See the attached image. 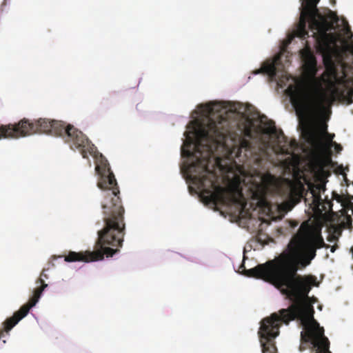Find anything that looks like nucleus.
<instances>
[{
  "instance_id": "obj_6",
  "label": "nucleus",
  "mask_w": 353,
  "mask_h": 353,
  "mask_svg": "<svg viewBox=\"0 0 353 353\" xmlns=\"http://www.w3.org/2000/svg\"><path fill=\"white\" fill-rule=\"evenodd\" d=\"M41 294H42V293L41 292V290H36L34 292V296L35 297H38L39 299H40V298H41Z\"/></svg>"
},
{
  "instance_id": "obj_7",
  "label": "nucleus",
  "mask_w": 353,
  "mask_h": 353,
  "mask_svg": "<svg viewBox=\"0 0 353 353\" xmlns=\"http://www.w3.org/2000/svg\"><path fill=\"white\" fill-rule=\"evenodd\" d=\"M32 299H34V301H37V303H38V301L39 300V299L38 297H35L34 296Z\"/></svg>"
},
{
  "instance_id": "obj_1",
  "label": "nucleus",
  "mask_w": 353,
  "mask_h": 353,
  "mask_svg": "<svg viewBox=\"0 0 353 353\" xmlns=\"http://www.w3.org/2000/svg\"><path fill=\"white\" fill-rule=\"evenodd\" d=\"M325 190H250L252 204L261 208L272 218L283 217L296 203L303 199L308 205L305 212L311 216L304 221L292 238L288 248L278 256L255 268L243 270L241 274L248 277L270 282L293 301L290 307L264 318L260 323L259 335L262 353H277L273 341L279 336L282 323L288 324L296 319L302 327V344L314 353H331L330 342L324 329L314 319V298L307 296L312 286H318L315 277H296L298 267H305L316 256L317 248L325 247L321 229L330 225V241L341 235V228L352 224L353 203L349 196L341 201L343 211L339 223H333L332 201Z\"/></svg>"
},
{
  "instance_id": "obj_8",
  "label": "nucleus",
  "mask_w": 353,
  "mask_h": 353,
  "mask_svg": "<svg viewBox=\"0 0 353 353\" xmlns=\"http://www.w3.org/2000/svg\"><path fill=\"white\" fill-rule=\"evenodd\" d=\"M330 251L334 252L335 251V248L334 246L331 247Z\"/></svg>"
},
{
  "instance_id": "obj_2",
  "label": "nucleus",
  "mask_w": 353,
  "mask_h": 353,
  "mask_svg": "<svg viewBox=\"0 0 353 353\" xmlns=\"http://www.w3.org/2000/svg\"><path fill=\"white\" fill-rule=\"evenodd\" d=\"M34 131L52 137L61 138L72 150H79L83 158L91 157L95 164V172L98 176L97 186L102 190L111 191V198L102 203V209L105 216V227L99 232L98 246L96 252H70L65 257L66 262L83 261L89 263L102 260L103 255L112 256L117 247L122 243L124 223V210L118 196L119 192L116 179L110 172L106 159L99 153L94 145L85 136L73 125H65L62 121L48 119H39L34 122Z\"/></svg>"
},
{
  "instance_id": "obj_11",
  "label": "nucleus",
  "mask_w": 353,
  "mask_h": 353,
  "mask_svg": "<svg viewBox=\"0 0 353 353\" xmlns=\"http://www.w3.org/2000/svg\"><path fill=\"white\" fill-rule=\"evenodd\" d=\"M47 287H48V285H47V284H43V285H42V288H43V289H45V288H47Z\"/></svg>"
},
{
  "instance_id": "obj_5",
  "label": "nucleus",
  "mask_w": 353,
  "mask_h": 353,
  "mask_svg": "<svg viewBox=\"0 0 353 353\" xmlns=\"http://www.w3.org/2000/svg\"><path fill=\"white\" fill-rule=\"evenodd\" d=\"M301 60H316L313 52L307 44L305 47L300 50Z\"/></svg>"
},
{
  "instance_id": "obj_10",
  "label": "nucleus",
  "mask_w": 353,
  "mask_h": 353,
  "mask_svg": "<svg viewBox=\"0 0 353 353\" xmlns=\"http://www.w3.org/2000/svg\"><path fill=\"white\" fill-rule=\"evenodd\" d=\"M297 225H298V224H297V223H292V227L295 228V227H296Z\"/></svg>"
},
{
  "instance_id": "obj_12",
  "label": "nucleus",
  "mask_w": 353,
  "mask_h": 353,
  "mask_svg": "<svg viewBox=\"0 0 353 353\" xmlns=\"http://www.w3.org/2000/svg\"><path fill=\"white\" fill-rule=\"evenodd\" d=\"M38 290H41V292L42 293L43 291L44 290V289L41 287V288L39 289H37Z\"/></svg>"
},
{
  "instance_id": "obj_3",
  "label": "nucleus",
  "mask_w": 353,
  "mask_h": 353,
  "mask_svg": "<svg viewBox=\"0 0 353 353\" xmlns=\"http://www.w3.org/2000/svg\"><path fill=\"white\" fill-rule=\"evenodd\" d=\"M32 131H34V123L27 119H21L16 123L0 124V139L25 137L31 134Z\"/></svg>"
},
{
  "instance_id": "obj_4",
  "label": "nucleus",
  "mask_w": 353,
  "mask_h": 353,
  "mask_svg": "<svg viewBox=\"0 0 353 353\" xmlns=\"http://www.w3.org/2000/svg\"><path fill=\"white\" fill-rule=\"evenodd\" d=\"M37 301L32 299L31 301L23 305L20 310L15 312L12 317L8 318L4 322V329L6 332L10 331L21 319L27 316L30 310L37 305Z\"/></svg>"
},
{
  "instance_id": "obj_9",
  "label": "nucleus",
  "mask_w": 353,
  "mask_h": 353,
  "mask_svg": "<svg viewBox=\"0 0 353 353\" xmlns=\"http://www.w3.org/2000/svg\"><path fill=\"white\" fill-rule=\"evenodd\" d=\"M350 252H351V254H352V259H353V247H352V248H350Z\"/></svg>"
},
{
  "instance_id": "obj_13",
  "label": "nucleus",
  "mask_w": 353,
  "mask_h": 353,
  "mask_svg": "<svg viewBox=\"0 0 353 353\" xmlns=\"http://www.w3.org/2000/svg\"><path fill=\"white\" fill-rule=\"evenodd\" d=\"M259 241L262 243V240L261 238L259 239Z\"/></svg>"
}]
</instances>
